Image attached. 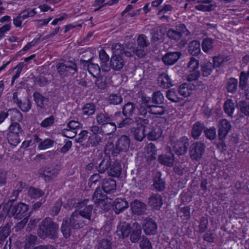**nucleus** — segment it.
<instances>
[{
  "instance_id": "23",
  "label": "nucleus",
  "mask_w": 249,
  "mask_h": 249,
  "mask_svg": "<svg viewBox=\"0 0 249 249\" xmlns=\"http://www.w3.org/2000/svg\"><path fill=\"white\" fill-rule=\"evenodd\" d=\"M137 110L135 108V105L131 103H127L123 107V113L124 116H134L136 118Z\"/></svg>"
},
{
  "instance_id": "53",
  "label": "nucleus",
  "mask_w": 249,
  "mask_h": 249,
  "mask_svg": "<svg viewBox=\"0 0 249 249\" xmlns=\"http://www.w3.org/2000/svg\"><path fill=\"white\" fill-rule=\"evenodd\" d=\"M116 125L115 123L109 122L103 125V131L107 135H109L115 131Z\"/></svg>"
},
{
  "instance_id": "24",
  "label": "nucleus",
  "mask_w": 249,
  "mask_h": 249,
  "mask_svg": "<svg viewBox=\"0 0 249 249\" xmlns=\"http://www.w3.org/2000/svg\"><path fill=\"white\" fill-rule=\"evenodd\" d=\"M121 166L118 162L110 163L109 168L108 169L109 176L115 177H119L121 173Z\"/></svg>"
},
{
  "instance_id": "51",
  "label": "nucleus",
  "mask_w": 249,
  "mask_h": 249,
  "mask_svg": "<svg viewBox=\"0 0 249 249\" xmlns=\"http://www.w3.org/2000/svg\"><path fill=\"white\" fill-rule=\"evenodd\" d=\"M117 150V146H115V148H114V146L113 143L112 142H108L105 147V152L107 155L111 154L114 156H117L119 153H116Z\"/></svg>"
},
{
  "instance_id": "45",
  "label": "nucleus",
  "mask_w": 249,
  "mask_h": 249,
  "mask_svg": "<svg viewBox=\"0 0 249 249\" xmlns=\"http://www.w3.org/2000/svg\"><path fill=\"white\" fill-rule=\"evenodd\" d=\"M54 142L50 139H46L40 142L38 144L37 148L40 150H44L48 149L53 146Z\"/></svg>"
},
{
  "instance_id": "29",
  "label": "nucleus",
  "mask_w": 249,
  "mask_h": 249,
  "mask_svg": "<svg viewBox=\"0 0 249 249\" xmlns=\"http://www.w3.org/2000/svg\"><path fill=\"white\" fill-rule=\"evenodd\" d=\"M8 116H10L12 123L16 122H20L22 119V115L21 113L16 108L10 109L7 111Z\"/></svg>"
},
{
  "instance_id": "48",
  "label": "nucleus",
  "mask_w": 249,
  "mask_h": 249,
  "mask_svg": "<svg viewBox=\"0 0 249 249\" xmlns=\"http://www.w3.org/2000/svg\"><path fill=\"white\" fill-rule=\"evenodd\" d=\"M137 42L138 46L140 48H144L149 45V42L147 36L143 34H141L137 38Z\"/></svg>"
},
{
  "instance_id": "15",
  "label": "nucleus",
  "mask_w": 249,
  "mask_h": 249,
  "mask_svg": "<svg viewBox=\"0 0 249 249\" xmlns=\"http://www.w3.org/2000/svg\"><path fill=\"white\" fill-rule=\"evenodd\" d=\"M181 53L178 52L166 53L162 58L166 65H172L175 64L179 58Z\"/></svg>"
},
{
  "instance_id": "8",
  "label": "nucleus",
  "mask_w": 249,
  "mask_h": 249,
  "mask_svg": "<svg viewBox=\"0 0 249 249\" xmlns=\"http://www.w3.org/2000/svg\"><path fill=\"white\" fill-rule=\"evenodd\" d=\"M144 232L147 235L155 234L157 232V225L152 218L146 217L142 222Z\"/></svg>"
},
{
  "instance_id": "62",
  "label": "nucleus",
  "mask_w": 249,
  "mask_h": 249,
  "mask_svg": "<svg viewBox=\"0 0 249 249\" xmlns=\"http://www.w3.org/2000/svg\"><path fill=\"white\" fill-rule=\"evenodd\" d=\"M25 19L24 16L20 13L17 16L13 18V24L16 27L21 28L22 21Z\"/></svg>"
},
{
  "instance_id": "28",
  "label": "nucleus",
  "mask_w": 249,
  "mask_h": 249,
  "mask_svg": "<svg viewBox=\"0 0 249 249\" xmlns=\"http://www.w3.org/2000/svg\"><path fill=\"white\" fill-rule=\"evenodd\" d=\"M33 97L37 105L42 108H44L49 102L48 98L43 96L39 92H36L34 93Z\"/></svg>"
},
{
  "instance_id": "47",
  "label": "nucleus",
  "mask_w": 249,
  "mask_h": 249,
  "mask_svg": "<svg viewBox=\"0 0 249 249\" xmlns=\"http://www.w3.org/2000/svg\"><path fill=\"white\" fill-rule=\"evenodd\" d=\"M159 161L163 164L168 166H172L173 165L174 159L172 155L171 157H168L166 156L160 155L159 158Z\"/></svg>"
},
{
  "instance_id": "3",
  "label": "nucleus",
  "mask_w": 249,
  "mask_h": 249,
  "mask_svg": "<svg viewBox=\"0 0 249 249\" xmlns=\"http://www.w3.org/2000/svg\"><path fill=\"white\" fill-rule=\"evenodd\" d=\"M58 225L49 218L43 220L37 231L38 235L43 238L49 237L54 238L56 236Z\"/></svg>"
},
{
  "instance_id": "50",
  "label": "nucleus",
  "mask_w": 249,
  "mask_h": 249,
  "mask_svg": "<svg viewBox=\"0 0 249 249\" xmlns=\"http://www.w3.org/2000/svg\"><path fill=\"white\" fill-rule=\"evenodd\" d=\"M213 40L209 38H205L203 39L202 43V48L203 51L208 53L211 50L213 47Z\"/></svg>"
},
{
  "instance_id": "42",
  "label": "nucleus",
  "mask_w": 249,
  "mask_h": 249,
  "mask_svg": "<svg viewBox=\"0 0 249 249\" xmlns=\"http://www.w3.org/2000/svg\"><path fill=\"white\" fill-rule=\"evenodd\" d=\"M92 211V206L91 205H88L80 211H77L79 213V214L81 215L84 218L90 220L91 219Z\"/></svg>"
},
{
  "instance_id": "22",
  "label": "nucleus",
  "mask_w": 249,
  "mask_h": 249,
  "mask_svg": "<svg viewBox=\"0 0 249 249\" xmlns=\"http://www.w3.org/2000/svg\"><path fill=\"white\" fill-rule=\"evenodd\" d=\"M116 181L111 178L105 179L102 185V188L106 193H110L116 190Z\"/></svg>"
},
{
  "instance_id": "30",
  "label": "nucleus",
  "mask_w": 249,
  "mask_h": 249,
  "mask_svg": "<svg viewBox=\"0 0 249 249\" xmlns=\"http://www.w3.org/2000/svg\"><path fill=\"white\" fill-rule=\"evenodd\" d=\"M189 52L193 55H197L201 52L200 42L197 40H193L189 43Z\"/></svg>"
},
{
  "instance_id": "58",
  "label": "nucleus",
  "mask_w": 249,
  "mask_h": 249,
  "mask_svg": "<svg viewBox=\"0 0 249 249\" xmlns=\"http://www.w3.org/2000/svg\"><path fill=\"white\" fill-rule=\"evenodd\" d=\"M24 62H20L18 63L16 67L14 68V70H16V72L12 77V84L13 85L16 79L18 78L22 71L23 68L24 67Z\"/></svg>"
},
{
  "instance_id": "36",
  "label": "nucleus",
  "mask_w": 249,
  "mask_h": 249,
  "mask_svg": "<svg viewBox=\"0 0 249 249\" xmlns=\"http://www.w3.org/2000/svg\"><path fill=\"white\" fill-rule=\"evenodd\" d=\"M204 128V125L199 122L196 123L193 126L192 135L194 139H197L201 135Z\"/></svg>"
},
{
  "instance_id": "55",
  "label": "nucleus",
  "mask_w": 249,
  "mask_h": 249,
  "mask_svg": "<svg viewBox=\"0 0 249 249\" xmlns=\"http://www.w3.org/2000/svg\"><path fill=\"white\" fill-rule=\"evenodd\" d=\"M88 70L93 76L98 74L100 71V68L98 64L90 63L88 65Z\"/></svg>"
},
{
  "instance_id": "57",
  "label": "nucleus",
  "mask_w": 249,
  "mask_h": 249,
  "mask_svg": "<svg viewBox=\"0 0 249 249\" xmlns=\"http://www.w3.org/2000/svg\"><path fill=\"white\" fill-rule=\"evenodd\" d=\"M240 111L245 115L249 116V100L241 102L239 104Z\"/></svg>"
},
{
  "instance_id": "18",
  "label": "nucleus",
  "mask_w": 249,
  "mask_h": 249,
  "mask_svg": "<svg viewBox=\"0 0 249 249\" xmlns=\"http://www.w3.org/2000/svg\"><path fill=\"white\" fill-rule=\"evenodd\" d=\"M130 207L132 213L138 215L143 214L146 211V205L138 200L131 202Z\"/></svg>"
},
{
  "instance_id": "61",
  "label": "nucleus",
  "mask_w": 249,
  "mask_h": 249,
  "mask_svg": "<svg viewBox=\"0 0 249 249\" xmlns=\"http://www.w3.org/2000/svg\"><path fill=\"white\" fill-rule=\"evenodd\" d=\"M111 50L114 55H120V54L123 53L124 47L120 43H115L112 45Z\"/></svg>"
},
{
  "instance_id": "17",
  "label": "nucleus",
  "mask_w": 249,
  "mask_h": 249,
  "mask_svg": "<svg viewBox=\"0 0 249 249\" xmlns=\"http://www.w3.org/2000/svg\"><path fill=\"white\" fill-rule=\"evenodd\" d=\"M231 128V124L226 119L219 122L218 135L219 139H223Z\"/></svg>"
},
{
  "instance_id": "21",
  "label": "nucleus",
  "mask_w": 249,
  "mask_h": 249,
  "mask_svg": "<svg viewBox=\"0 0 249 249\" xmlns=\"http://www.w3.org/2000/svg\"><path fill=\"white\" fill-rule=\"evenodd\" d=\"M148 204L156 209L161 207L163 204L161 196L158 194L152 195L149 198Z\"/></svg>"
},
{
  "instance_id": "9",
  "label": "nucleus",
  "mask_w": 249,
  "mask_h": 249,
  "mask_svg": "<svg viewBox=\"0 0 249 249\" xmlns=\"http://www.w3.org/2000/svg\"><path fill=\"white\" fill-rule=\"evenodd\" d=\"M186 29L183 24L177 26L175 29H170L167 32V36L171 39L179 40L182 34L186 31Z\"/></svg>"
},
{
  "instance_id": "34",
  "label": "nucleus",
  "mask_w": 249,
  "mask_h": 249,
  "mask_svg": "<svg viewBox=\"0 0 249 249\" xmlns=\"http://www.w3.org/2000/svg\"><path fill=\"white\" fill-rule=\"evenodd\" d=\"M214 68L213 65L210 61L204 62L201 66L202 74L204 76L210 75Z\"/></svg>"
},
{
  "instance_id": "6",
  "label": "nucleus",
  "mask_w": 249,
  "mask_h": 249,
  "mask_svg": "<svg viewBox=\"0 0 249 249\" xmlns=\"http://www.w3.org/2000/svg\"><path fill=\"white\" fill-rule=\"evenodd\" d=\"M189 145L188 139L185 137H182L179 140L173 142V149L178 155H182L186 153Z\"/></svg>"
},
{
  "instance_id": "5",
  "label": "nucleus",
  "mask_w": 249,
  "mask_h": 249,
  "mask_svg": "<svg viewBox=\"0 0 249 249\" xmlns=\"http://www.w3.org/2000/svg\"><path fill=\"white\" fill-rule=\"evenodd\" d=\"M59 171L57 165H48L41 168L39 174L45 181H50L57 176Z\"/></svg>"
},
{
  "instance_id": "52",
  "label": "nucleus",
  "mask_w": 249,
  "mask_h": 249,
  "mask_svg": "<svg viewBox=\"0 0 249 249\" xmlns=\"http://www.w3.org/2000/svg\"><path fill=\"white\" fill-rule=\"evenodd\" d=\"M7 139L10 144L16 146L20 142L19 135L8 132Z\"/></svg>"
},
{
  "instance_id": "13",
  "label": "nucleus",
  "mask_w": 249,
  "mask_h": 249,
  "mask_svg": "<svg viewBox=\"0 0 249 249\" xmlns=\"http://www.w3.org/2000/svg\"><path fill=\"white\" fill-rule=\"evenodd\" d=\"M143 125H141L135 129L133 132V135L135 139L139 142H142L145 137V133L148 131V121L146 119L142 120Z\"/></svg>"
},
{
  "instance_id": "64",
  "label": "nucleus",
  "mask_w": 249,
  "mask_h": 249,
  "mask_svg": "<svg viewBox=\"0 0 249 249\" xmlns=\"http://www.w3.org/2000/svg\"><path fill=\"white\" fill-rule=\"evenodd\" d=\"M22 111H28L31 107V103L29 100H26L24 102L20 103L18 105Z\"/></svg>"
},
{
  "instance_id": "60",
  "label": "nucleus",
  "mask_w": 249,
  "mask_h": 249,
  "mask_svg": "<svg viewBox=\"0 0 249 249\" xmlns=\"http://www.w3.org/2000/svg\"><path fill=\"white\" fill-rule=\"evenodd\" d=\"M198 61L193 57H191L187 65L189 71H198Z\"/></svg>"
},
{
  "instance_id": "32",
  "label": "nucleus",
  "mask_w": 249,
  "mask_h": 249,
  "mask_svg": "<svg viewBox=\"0 0 249 249\" xmlns=\"http://www.w3.org/2000/svg\"><path fill=\"white\" fill-rule=\"evenodd\" d=\"M144 151L147 154V157L150 160H155V156L157 154V150L155 145L152 143H148L144 148Z\"/></svg>"
},
{
  "instance_id": "11",
  "label": "nucleus",
  "mask_w": 249,
  "mask_h": 249,
  "mask_svg": "<svg viewBox=\"0 0 249 249\" xmlns=\"http://www.w3.org/2000/svg\"><path fill=\"white\" fill-rule=\"evenodd\" d=\"M130 240L133 243L138 242L141 235L142 230L141 225L137 222H133L131 224L129 230Z\"/></svg>"
},
{
  "instance_id": "10",
  "label": "nucleus",
  "mask_w": 249,
  "mask_h": 249,
  "mask_svg": "<svg viewBox=\"0 0 249 249\" xmlns=\"http://www.w3.org/2000/svg\"><path fill=\"white\" fill-rule=\"evenodd\" d=\"M148 131H147V139L150 141H156L160 139L162 135V131L161 128L157 125L154 126L147 124Z\"/></svg>"
},
{
  "instance_id": "54",
  "label": "nucleus",
  "mask_w": 249,
  "mask_h": 249,
  "mask_svg": "<svg viewBox=\"0 0 249 249\" xmlns=\"http://www.w3.org/2000/svg\"><path fill=\"white\" fill-rule=\"evenodd\" d=\"M22 131L20 125L17 123H12L9 127V132L19 135Z\"/></svg>"
},
{
  "instance_id": "41",
  "label": "nucleus",
  "mask_w": 249,
  "mask_h": 249,
  "mask_svg": "<svg viewBox=\"0 0 249 249\" xmlns=\"http://www.w3.org/2000/svg\"><path fill=\"white\" fill-rule=\"evenodd\" d=\"M96 120L99 124L103 125L112 121V118L106 113H101L97 115Z\"/></svg>"
},
{
  "instance_id": "12",
  "label": "nucleus",
  "mask_w": 249,
  "mask_h": 249,
  "mask_svg": "<svg viewBox=\"0 0 249 249\" xmlns=\"http://www.w3.org/2000/svg\"><path fill=\"white\" fill-rule=\"evenodd\" d=\"M130 140L128 136L123 135L117 140L116 144L117 150L116 153H120L122 151H126L130 146Z\"/></svg>"
},
{
  "instance_id": "35",
  "label": "nucleus",
  "mask_w": 249,
  "mask_h": 249,
  "mask_svg": "<svg viewBox=\"0 0 249 249\" xmlns=\"http://www.w3.org/2000/svg\"><path fill=\"white\" fill-rule=\"evenodd\" d=\"M12 225V223H8L3 227L0 228V243L4 241L9 235Z\"/></svg>"
},
{
  "instance_id": "59",
  "label": "nucleus",
  "mask_w": 249,
  "mask_h": 249,
  "mask_svg": "<svg viewBox=\"0 0 249 249\" xmlns=\"http://www.w3.org/2000/svg\"><path fill=\"white\" fill-rule=\"evenodd\" d=\"M95 112V106L92 104H87L83 107V113L87 116L91 115Z\"/></svg>"
},
{
  "instance_id": "40",
  "label": "nucleus",
  "mask_w": 249,
  "mask_h": 249,
  "mask_svg": "<svg viewBox=\"0 0 249 249\" xmlns=\"http://www.w3.org/2000/svg\"><path fill=\"white\" fill-rule=\"evenodd\" d=\"M235 109L234 103L231 99H228L224 104L225 113L230 116H232Z\"/></svg>"
},
{
  "instance_id": "63",
  "label": "nucleus",
  "mask_w": 249,
  "mask_h": 249,
  "mask_svg": "<svg viewBox=\"0 0 249 249\" xmlns=\"http://www.w3.org/2000/svg\"><path fill=\"white\" fill-rule=\"evenodd\" d=\"M166 97L169 100L173 102H177L179 101V98L174 89H170L167 91Z\"/></svg>"
},
{
  "instance_id": "31",
  "label": "nucleus",
  "mask_w": 249,
  "mask_h": 249,
  "mask_svg": "<svg viewBox=\"0 0 249 249\" xmlns=\"http://www.w3.org/2000/svg\"><path fill=\"white\" fill-rule=\"evenodd\" d=\"M161 173L157 172L154 178L153 186L158 191H162L165 188V182L160 178Z\"/></svg>"
},
{
  "instance_id": "25",
  "label": "nucleus",
  "mask_w": 249,
  "mask_h": 249,
  "mask_svg": "<svg viewBox=\"0 0 249 249\" xmlns=\"http://www.w3.org/2000/svg\"><path fill=\"white\" fill-rule=\"evenodd\" d=\"M106 192H104L103 189L97 188L95 190L93 196V199L96 203L103 204L106 198Z\"/></svg>"
},
{
  "instance_id": "49",
  "label": "nucleus",
  "mask_w": 249,
  "mask_h": 249,
  "mask_svg": "<svg viewBox=\"0 0 249 249\" xmlns=\"http://www.w3.org/2000/svg\"><path fill=\"white\" fill-rule=\"evenodd\" d=\"M123 98L119 93H112L109 95L108 98V101L111 104L118 105L122 103Z\"/></svg>"
},
{
  "instance_id": "14",
  "label": "nucleus",
  "mask_w": 249,
  "mask_h": 249,
  "mask_svg": "<svg viewBox=\"0 0 249 249\" xmlns=\"http://www.w3.org/2000/svg\"><path fill=\"white\" fill-rule=\"evenodd\" d=\"M131 223H128L125 222L120 223L117 227L116 232L120 238H125L129 236L130 234V229Z\"/></svg>"
},
{
  "instance_id": "56",
  "label": "nucleus",
  "mask_w": 249,
  "mask_h": 249,
  "mask_svg": "<svg viewBox=\"0 0 249 249\" xmlns=\"http://www.w3.org/2000/svg\"><path fill=\"white\" fill-rule=\"evenodd\" d=\"M163 96L160 91H157L153 93L151 100L152 103L160 104L163 102Z\"/></svg>"
},
{
  "instance_id": "4",
  "label": "nucleus",
  "mask_w": 249,
  "mask_h": 249,
  "mask_svg": "<svg viewBox=\"0 0 249 249\" xmlns=\"http://www.w3.org/2000/svg\"><path fill=\"white\" fill-rule=\"evenodd\" d=\"M56 69L62 77L71 76L77 71V65L72 61L58 63L56 65Z\"/></svg>"
},
{
  "instance_id": "27",
  "label": "nucleus",
  "mask_w": 249,
  "mask_h": 249,
  "mask_svg": "<svg viewBox=\"0 0 249 249\" xmlns=\"http://www.w3.org/2000/svg\"><path fill=\"white\" fill-rule=\"evenodd\" d=\"M37 244L36 236L33 235L27 236L25 240L24 249H36Z\"/></svg>"
},
{
  "instance_id": "1",
  "label": "nucleus",
  "mask_w": 249,
  "mask_h": 249,
  "mask_svg": "<svg viewBox=\"0 0 249 249\" xmlns=\"http://www.w3.org/2000/svg\"><path fill=\"white\" fill-rule=\"evenodd\" d=\"M12 201H8L2 206L0 205V217H14L16 219H21L28 217V207L24 203L14 204Z\"/></svg>"
},
{
  "instance_id": "38",
  "label": "nucleus",
  "mask_w": 249,
  "mask_h": 249,
  "mask_svg": "<svg viewBox=\"0 0 249 249\" xmlns=\"http://www.w3.org/2000/svg\"><path fill=\"white\" fill-rule=\"evenodd\" d=\"M110 163L111 161L108 157L104 159L98 165L97 167L98 172L100 173H103L107 170L108 171Z\"/></svg>"
},
{
  "instance_id": "16",
  "label": "nucleus",
  "mask_w": 249,
  "mask_h": 249,
  "mask_svg": "<svg viewBox=\"0 0 249 249\" xmlns=\"http://www.w3.org/2000/svg\"><path fill=\"white\" fill-rule=\"evenodd\" d=\"M124 65V61L120 55H114L111 57L110 65L115 71H120Z\"/></svg>"
},
{
  "instance_id": "2",
  "label": "nucleus",
  "mask_w": 249,
  "mask_h": 249,
  "mask_svg": "<svg viewBox=\"0 0 249 249\" xmlns=\"http://www.w3.org/2000/svg\"><path fill=\"white\" fill-rule=\"evenodd\" d=\"M81 215L77 211L73 212L69 219V225L67 220H64L61 226V231L65 238H68L71 234L70 227L74 229H79L86 224V221L83 219Z\"/></svg>"
},
{
  "instance_id": "37",
  "label": "nucleus",
  "mask_w": 249,
  "mask_h": 249,
  "mask_svg": "<svg viewBox=\"0 0 249 249\" xmlns=\"http://www.w3.org/2000/svg\"><path fill=\"white\" fill-rule=\"evenodd\" d=\"M210 0H205L200 2V4L195 6V8L198 10L202 11H211L214 6L210 4Z\"/></svg>"
},
{
  "instance_id": "44",
  "label": "nucleus",
  "mask_w": 249,
  "mask_h": 249,
  "mask_svg": "<svg viewBox=\"0 0 249 249\" xmlns=\"http://www.w3.org/2000/svg\"><path fill=\"white\" fill-rule=\"evenodd\" d=\"M103 136L92 135L89 138L88 142L91 146H95L103 142Z\"/></svg>"
},
{
  "instance_id": "20",
  "label": "nucleus",
  "mask_w": 249,
  "mask_h": 249,
  "mask_svg": "<svg viewBox=\"0 0 249 249\" xmlns=\"http://www.w3.org/2000/svg\"><path fill=\"white\" fill-rule=\"evenodd\" d=\"M113 207L115 213L119 214L128 207V204L124 199L117 198L114 201Z\"/></svg>"
},
{
  "instance_id": "33",
  "label": "nucleus",
  "mask_w": 249,
  "mask_h": 249,
  "mask_svg": "<svg viewBox=\"0 0 249 249\" xmlns=\"http://www.w3.org/2000/svg\"><path fill=\"white\" fill-rule=\"evenodd\" d=\"M28 196L31 199H37L44 195V193L41 190L30 187L27 192Z\"/></svg>"
},
{
  "instance_id": "39",
  "label": "nucleus",
  "mask_w": 249,
  "mask_h": 249,
  "mask_svg": "<svg viewBox=\"0 0 249 249\" xmlns=\"http://www.w3.org/2000/svg\"><path fill=\"white\" fill-rule=\"evenodd\" d=\"M165 111L164 107L162 106H157L152 105L149 107L148 112L154 115H163Z\"/></svg>"
},
{
  "instance_id": "46",
  "label": "nucleus",
  "mask_w": 249,
  "mask_h": 249,
  "mask_svg": "<svg viewBox=\"0 0 249 249\" xmlns=\"http://www.w3.org/2000/svg\"><path fill=\"white\" fill-rule=\"evenodd\" d=\"M178 92L183 97H188L192 93V90L186 83L181 84L178 88Z\"/></svg>"
},
{
  "instance_id": "26",
  "label": "nucleus",
  "mask_w": 249,
  "mask_h": 249,
  "mask_svg": "<svg viewBox=\"0 0 249 249\" xmlns=\"http://www.w3.org/2000/svg\"><path fill=\"white\" fill-rule=\"evenodd\" d=\"M158 83L159 85L163 88H168L172 85L171 80L165 73H162L159 76Z\"/></svg>"
},
{
  "instance_id": "7",
  "label": "nucleus",
  "mask_w": 249,
  "mask_h": 249,
  "mask_svg": "<svg viewBox=\"0 0 249 249\" xmlns=\"http://www.w3.org/2000/svg\"><path fill=\"white\" fill-rule=\"evenodd\" d=\"M205 149L204 144L201 142L193 143L191 146L190 151L191 158L194 160L200 159L204 153Z\"/></svg>"
},
{
  "instance_id": "43",
  "label": "nucleus",
  "mask_w": 249,
  "mask_h": 249,
  "mask_svg": "<svg viewBox=\"0 0 249 249\" xmlns=\"http://www.w3.org/2000/svg\"><path fill=\"white\" fill-rule=\"evenodd\" d=\"M238 85V81L236 79L231 78L229 79L227 84V89L228 92L233 93L235 92Z\"/></svg>"
},
{
  "instance_id": "19",
  "label": "nucleus",
  "mask_w": 249,
  "mask_h": 249,
  "mask_svg": "<svg viewBox=\"0 0 249 249\" xmlns=\"http://www.w3.org/2000/svg\"><path fill=\"white\" fill-rule=\"evenodd\" d=\"M166 32V27L163 25L154 28L152 34V40L158 41L162 40Z\"/></svg>"
}]
</instances>
